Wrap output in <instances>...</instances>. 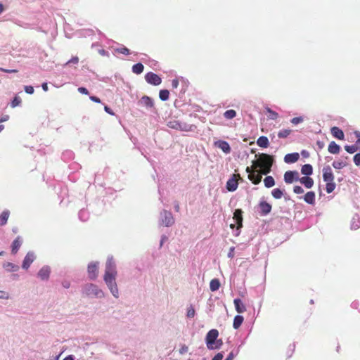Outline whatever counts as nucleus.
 Segmentation results:
<instances>
[{"label":"nucleus","mask_w":360,"mask_h":360,"mask_svg":"<svg viewBox=\"0 0 360 360\" xmlns=\"http://www.w3.org/2000/svg\"><path fill=\"white\" fill-rule=\"evenodd\" d=\"M323 180L326 183V191L327 193H331L333 192L336 187V184L334 182V174L332 169L329 165H326L323 168Z\"/></svg>","instance_id":"nucleus-1"},{"label":"nucleus","mask_w":360,"mask_h":360,"mask_svg":"<svg viewBox=\"0 0 360 360\" xmlns=\"http://www.w3.org/2000/svg\"><path fill=\"white\" fill-rule=\"evenodd\" d=\"M117 272L108 273L105 272L103 280L110 290L112 295L115 297H119V290L116 283Z\"/></svg>","instance_id":"nucleus-2"},{"label":"nucleus","mask_w":360,"mask_h":360,"mask_svg":"<svg viewBox=\"0 0 360 360\" xmlns=\"http://www.w3.org/2000/svg\"><path fill=\"white\" fill-rule=\"evenodd\" d=\"M82 292L89 297L103 298L105 297L103 291L94 283L84 285L82 288Z\"/></svg>","instance_id":"nucleus-3"},{"label":"nucleus","mask_w":360,"mask_h":360,"mask_svg":"<svg viewBox=\"0 0 360 360\" xmlns=\"http://www.w3.org/2000/svg\"><path fill=\"white\" fill-rule=\"evenodd\" d=\"M275 160L272 155L269 154L262 153V159L261 160V169L264 175L271 172L272 166Z\"/></svg>","instance_id":"nucleus-4"},{"label":"nucleus","mask_w":360,"mask_h":360,"mask_svg":"<svg viewBox=\"0 0 360 360\" xmlns=\"http://www.w3.org/2000/svg\"><path fill=\"white\" fill-rule=\"evenodd\" d=\"M169 128L180 130L183 131H191L193 128L196 127L193 124H188L185 122H181L179 120H172L167 122V124Z\"/></svg>","instance_id":"nucleus-5"},{"label":"nucleus","mask_w":360,"mask_h":360,"mask_svg":"<svg viewBox=\"0 0 360 360\" xmlns=\"http://www.w3.org/2000/svg\"><path fill=\"white\" fill-rule=\"evenodd\" d=\"M219 331L217 329H211L210 330L205 338V342L206 344L207 348L209 350H211L213 345L215 343V341L217 340V338L219 337Z\"/></svg>","instance_id":"nucleus-6"},{"label":"nucleus","mask_w":360,"mask_h":360,"mask_svg":"<svg viewBox=\"0 0 360 360\" xmlns=\"http://www.w3.org/2000/svg\"><path fill=\"white\" fill-rule=\"evenodd\" d=\"M160 224L166 227L172 226L174 223V219L170 211L164 210L160 212Z\"/></svg>","instance_id":"nucleus-7"},{"label":"nucleus","mask_w":360,"mask_h":360,"mask_svg":"<svg viewBox=\"0 0 360 360\" xmlns=\"http://www.w3.org/2000/svg\"><path fill=\"white\" fill-rule=\"evenodd\" d=\"M139 106L145 107L147 110L154 112L155 110L154 100L148 96H143L137 102Z\"/></svg>","instance_id":"nucleus-8"},{"label":"nucleus","mask_w":360,"mask_h":360,"mask_svg":"<svg viewBox=\"0 0 360 360\" xmlns=\"http://www.w3.org/2000/svg\"><path fill=\"white\" fill-rule=\"evenodd\" d=\"M144 77L146 82L153 86H158L162 83L161 77L153 72H147Z\"/></svg>","instance_id":"nucleus-9"},{"label":"nucleus","mask_w":360,"mask_h":360,"mask_svg":"<svg viewBox=\"0 0 360 360\" xmlns=\"http://www.w3.org/2000/svg\"><path fill=\"white\" fill-rule=\"evenodd\" d=\"M272 210V206L270 203L264 200L259 201L258 204V212L260 216L265 217L268 215Z\"/></svg>","instance_id":"nucleus-10"},{"label":"nucleus","mask_w":360,"mask_h":360,"mask_svg":"<svg viewBox=\"0 0 360 360\" xmlns=\"http://www.w3.org/2000/svg\"><path fill=\"white\" fill-rule=\"evenodd\" d=\"M283 179L284 181L288 184H292L295 181H299V172L296 170H288L285 172Z\"/></svg>","instance_id":"nucleus-11"},{"label":"nucleus","mask_w":360,"mask_h":360,"mask_svg":"<svg viewBox=\"0 0 360 360\" xmlns=\"http://www.w3.org/2000/svg\"><path fill=\"white\" fill-rule=\"evenodd\" d=\"M98 262H91L88 264L87 266V272L88 277L90 280L94 281L98 277Z\"/></svg>","instance_id":"nucleus-12"},{"label":"nucleus","mask_w":360,"mask_h":360,"mask_svg":"<svg viewBox=\"0 0 360 360\" xmlns=\"http://www.w3.org/2000/svg\"><path fill=\"white\" fill-rule=\"evenodd\" d=\"M51 273V267L48 265H44L37 272V277L42 281H47L50 278Z\"/></svg>","instance_id":"nucleus-13"},{"label":"nucleus","mask_w":360,"mask_h":360,"mask_svg":"<svg viewBox=\"0 0 360 360\" xmlns=\"http://www.w3.org/2000/svg\"><path fill=\"white\" fill-rule=\"evenodd\" d=\"M88 207L91 210L92 212H94L95 214H100L104 207V203L103 200H101L100 199L95 200L94 202L89 203L88 205Z\"/></svg>","instance_id":"nucleus-14"},{"label":"nucleus","mask_w":360,"mask_h":360,"mask_svg":"<svg viewBox=\"0 0 360 360\" xmlns=\"http://www.w3.org/2000/svg\"><path fill=\"white\" fill-rule=\"evenodd\" d=\"M36 255L33 251H29L26 255L25 256L22 262V268L23 269H28L32 262L35 260Z\"/></svg>","instance_id":"nucleus-15"},{"label":"nucleus","mask_w":360,"mask_h":360,"mask_svg":"<svg viewBox=\"0 0 360 360\" xmlns=\"http://www.w3.org/2000/svg\"><path fill=\"white\" fill-rule=\"evenodd\" d=\"M214 145L215 147L221 149L225 154H229L231 151L230 144L224 140H217L214 141Z\"/></svg>","instance_id":"nucleus-16"},{"label":"nucleus","mask_w":360,"mask_h":360,"mask_svg":"<svg viewBox=\"0 0 360 360\" xmlns=\"http://www.w3.org/2000/svg\"><path fill=\"white\" fill-rule=\"evenodd\" d=\"M298 198L303 199L305 202L311 205H314L316 202V193L312 191H308L304 195Z\"/></svg>","instance_id":"nucleus-17"},{"label":"nucleus","mask_w":360,"mask_h":360,"mask_svg":"<svg viewBox=\"0 0 360 360\" xmlns=\"http://www.w3.org/2000/svg\"><path fill=\"white\" fill-rule=\"evenodd\" d=\"M23 240L20 236H18L11 245V253L15 255L22 244Z\"/></svg>","instance_id":"nucleus-18"},{"label":"nucleus","mask_w":360,"mask_h":360,"mask_svg":"<svg viewBox=\"0 0 360 360\" xmlns=\"http://www.w3.org/2000/svg\"><path fill=\"white\" fill-rule=\"evenodd\" d=\"M300 158V154L297 152L288 153L284 157V162L287 164L296 162Z\"/></svg>","instance_id":"nucleus-19"},{"label":"nucleus","mask_w":360,"mask_h":360,"mask_svg":"<svg viewBox=\"0 0 360 360\" xmlns=\"http://www.w3.org/2000/svg\"><path fill=\"white\" fill-rule=\"evenodd\" d=\"M233 304L235 309L238 313L242 314L246 311V307L240 298H235L233 300Z\"/></svg>","instance_id":"nucleus-20"},{"label":"nucleus","mask_w":360,"mask_h":360,"mask_svg":"<svg viewBox=\"0 0 360 360\" xmlns=\"http://www.w3.org/2000/svg\"><path fill=\"white\" fill-rule=\"evenodd\" d=\"M330 133L333 137L338 140H344L345 139V134L342 129L339 128L338 127H333L330 129Z\"/></svg>","instance_id":"nucleus-21"},{"label":"nucleus","mask_w":360,"mask_h":360,"mask_svg":"<svg viewBox=\"0 0 360 360\" xmlns=\"http://www.w3.org/2000/svg\"><path fill=\"white\" fill-rule=\"evenodd\" d=\"M299 182L308 189L312 188L314 184V179L310 176L300 177Z\"/></svg>","instance_id":"nucleus-22"},{"label":"nucleus","mask_w":360,"mask_h":360,"mask_svg":"<svg viewBox=\"0 0 360 360\" xmlns=\"http://www.w3.org/2000/svg\"><path fill=\"white\" fill-rule=\"evenodd\" d=\"M238 184L233 176L228 179L226 184V188L230 191L233 192L237 190Z\"/></svg>","instance_id":"nucleus-23"},{"label":"nucleus","mask_w":360,"mask_h":360,"mask_svg":"<svg viewBox=\"0 0 360 360\" xmlns=\"http://www.w3.org/2000/svg\"><path fill=\"white\" fill-rule=\"evenodd\" d=\"M243 210L241 209H236L233 212V219L235 221V224L243 225Z\"/></svg>","instance_id":"nucleus-24"},{"label":"nucleus","mask_w":360,"mask_h":360,"mask_svg":"<svg viewBox=\"0 0 360 360\" xmlns=\"http://www.w3.org/2000/svg\"><path fill=\"white\" fill-rule=\"evenodd\" d=\"M105 272L112 273L117 272L115 270V264L112 257H108L106 264Z\"/></svg>","instance_id":"nucleus-25"},{"label":"nucleus","mask_w":360,"mask_h":360,"mask_svg":"<svg viewBox=\"0 0 360 360\" xmlns=\"http://www.w3.org/2000/svg\"><path fill=\"white\" fill-rule=\"evenodd\" d=\"M3 268L8 272H16L20 269L18 265L9 262H4Z\"/></svg>","instance_id":"nucleus-26"},{"label":"nucleus","mask_w":360,"mask_h":360,"mask_svg":"<svg viewBox=\"0 0 360 360\" xmlns=\"http://www.w3.org/2000/svg\"><path fill=\"white\" fill-rule=\"evenodd\" d=\"M341 148L340 145L336 143L335 141H331L328 147V150L330 154L336 155L340 152Z\"/></svg>","instance_id":"nucleus-27"},{"label":"nucleus","mask_w":360,"mask_h":360,"mask_svg":"<svg viewBox=\"0 0 360 360\" xmlns=\"http://www.w3.org/2000/svg\"><path fill=\"white\" fill-rule=\"evenodd\" d=\"M301 174L304 176H311L313 174V167L311 164H305L302 166Z\"/></svg>","instance_id":"nucleus-28"},{"label":"nucleus","mask_w":360,"mask_h":360,"mask_svg":"<svg viewBox=\"0 0 360 360\" xmlns=\"http://www.w3.org/2000/svg\"><path fill=\"white\" fill-rule=\"evenodd\" d=\"M214 300L210 297L207 302L206 312L210 317H212V313L214 311Z\"/></svg>","instance_id":"nucleus-29"},{"label":"nucleus","mask_w":360,"mask_h":360,"mask_svg":"<svg viewBox=\"0 0 360 360\" xmlns=\"http://www.w3.org/2000/svg\"><path fill=\"white\" fill-rule=\"evenodd\" d=\"M89 212L88 210L82 208L78 212V217L81 221L85 222L89 219Z\"/></svg>","instance_id":"nucleus-30"},{"label":"nucleus","mask_w":360,"mask_h":360,"mask_svg":"<svg viewBox=\"0 0 360 360\" xmlns=\"http://www.w3.org/2000/svg\"><path fill=\"white\" fill-rule=\"evenodd\" d=\"M257 144L261 148H266L269 146V141L266 136H261L257 139Z\"/></svg>","instance_id":"nucleus-31"},{"label":"nucleus","mask_w":360,"mask_h":360,"mask_svg":"<svg viewBox=\"0 0 360 360\" xmlns=\"http://www.w3.org/2000/svg\"><path fill=\"white\" fill-rule=\"evenodd\" d=\"M244 321V317L242 315L238 314L235 316L233 322V328L236 330L238 329Z\"/></svg>","instance_id":"nucleus-32"},{"label":"nucleus","mask_w":360,"mask_h":360,"mask_svg":"<svg viewBox=\"0 0 360 360\" xmlns=\"http://www.w3.org/2000/svg\"><path fill=\"white\" fill-rule=\"evenodd\" d=\"M94 33L93 29H82L77 31V34L82 37H87L94 35Z\"/></svg>","instance_id":"nucleus-33"},{"label":"nucleus","mask_w":360,"mask_h":360,"mask_svg":"<svg viewBox=\"0 0 360 360\" xmlns=\"http://www.w3.org/2000/svg\"><path fill=\"white\" fill-rule=\"evenodd\" d=\"M10 215V211L8 210H4L0 214V226H5L7 222Z\"/></svg>","instance_id":"nucleus-34"},{"label":"nucleus","mask_w":360,"mask_h":360,"mask_svg":"<svg viewBox=\"0 0 360 360\" xmlns=\"http://www.w3.org/2000/svg\"><path fill=\"white\" fill-rule=\"evenodd\" d=\"M360 228V218L359 215L355 214L351 221L350 229L352 230H357Z\"/></svg>","instance_id":"nucleus-35"},{"label":"nucleus","mask_w":360,"mask_h":360,"mask_svg":"<svg viewBox=\"0 0 360 360\" xmlns=\"http://www.w3.org/2000/svg\"><path fill=\"white\" fill-rule=\"evenodd\" d=\"M221 286L220 281L218 278H213L210 283V289L212 292H215L219 289Z\"/></svg>","instance_id":"nucleus-36"},{"label":"nucleus","mask_w":360,"mask_h":360,"mask_svg":"<svg viewBox=\"0 0 360 360\" xmlns=\"http://www.w3.org/2000/svg\"><path fill=\"white\" fill-rule=\"evenodd\" d=\"M75 158V153L70 150H66L62 153L61 158L63 161L67 162L73 160Z\"/></svg>","instance_id":"nucleus-37"},{"label":"nucleus","mask_w":360,"mask_h":360,"mask_svg":"<svg viewBox=\"0 0 360 360\" xmlns=\"http://www.w3.org/2000/svg\"><path fill=\"white\" fill-rule=\"evenodd\" d=\"M144 66L141 63H137L133 65L131 68L132 72L136 75H140L143 72Z\"/></svg>","instance_id":"nucleus-38"},{"label":"nucleus","mask_w":360,"mask_h":360,"mask_svg":"<svg viewBox=\"0 0 360 360\" xmlns=\"http://www.w3.org/2000/svg\"><path fill=\"white\" fill-rule=\"evenodd\" d=\"M284 192H285L284 189H281L280 188H274L271 193V195L273 196V198L278 200V199H281L283 197Z\"/></svg>","instance_id":"nucleus-39"},{"label":"nucleus","mask_w":360,"mask_h":360,"mask_svg":"<svg viewBox=\"0 0 360 360\" xmlns=\"http://www.w3.org/2000/svg\"><path fill=\"white\" fill-rule=\"evenodd\" d=\"M275 184V180L271 176H266L264 179V186L267 188L273 187Z\"/></svg>","instance_id":"nucleus-40"},{"label":"nucleus","mask_w":360,"mask_h":360,"mask_svg":"<svg viewBox=\"0 0 360 360\" xmlns=\"http://www.w3.org/2000/svg\"><path fill=\"white\" fill-rule=\"evenodd\" d=\"M169 91L167 89H160L159 91V98L162 101H167L169 98Z\"/></svg>","instance_id":"nucleus-41"},{"label":"nucleus","mask_w":360,"mask_h":360,"mask_svg":"<svg viewBox=\"0 0 360 360\" xmlns=\"http://www.w3.org/2000/svg\"><path fill=\"white\" fill-rule=\"evenodd\" d=\"M344 148L345 150L349 154H353L357 150H360L359 147L357 146L356 143L353 145H345Z\"/></svg>","instance_id":"nucleus-42"},{"label":"nucleus","mask_w":360,"mask_h":360,"mask_svg":"<svg viewBox=\"0 0 360 360\" xmlns=\"http://www.w3.org/2000/svg\"><path fill=\"white\" fill-rule=\"evenodd\" d=\"M243 225L231 224L230 228L233 230V234L235 236H238L240 234V230Z\"/></svg>","instance_id":"nucleus-43"},{"label":"nucleus","mask_w":360,"mask_h":360,"mask_svg":"<svg viewBox=\"0 0 360 360\" xmlns=\"http://www.w3.org/2000/svg\"><path fill=\"white\" fill-rule=\"evenodd\" d=\"M236 111L235 110H227L224 113V117L227 120L233 119L236 116Z\"/></svg>","instance_id":"nucleus-44"},{"label":"nucleus","mask_w":360,"mask_h":360,"mask_svg":"<svg viewBox=\"0 0 360 360\" xmlns=\"http://www.w3.org/2000/svg\"><path fill=\"white\" fill-rule=\"evenodd\" d=\"M115 51L117 53H119L126 55V56H128L131 53L130 50L124 45H121L120 47L116 48L115 49Z\"/></svg>","instance_id":"nucleus-45"},{"label":"nucleus","mask_w":360,"mask_h":360,"mask_svg":"<svg viewBox=\"0 0 360 360\" xmlns=\"http://www.w3.org/2000/svg\"><path fill=\"white\" fill-rule=\"evenodd\" d=\"M240 346L241 345H239L236 349H233L229 354L228 356H226V358L225 359V360H233V358L235 356H236L239 352H240Z\"/></svg>","instance_id":"nucleus-46"},{"label":"nucleus","mask_w":360,"mask_h":360,"mask_svg":"<svg viewBox=\"0 0 360 360\" xmlns=\"http://www.w3.org/2000/svg\"><path fill=\"white\" fill-rule=\"evenodd\" d=\"M291 130L289 129H283L278 132V137L280 139L287 138L291 133Z\"/></svg>","instance_id":"nucleus-47"},{"label":"nucleus","mask_w":360,"mask_h":360,"mask_svg":"<svg viewBox=\"0 0 360 360\" xmlns=\"http://www.w3.org/2000/svg\"><path fill=\"white\" fill-rule=\"evenodd\" d=\"M21 102H22V100H21L20 97L18 95H15L11 101V106L12 108H15L17 106L20 105Z\"/></svg>","instance_id":"nucleus-48"},{"label":"nucleus","mask_w":360,"mask_h":360,"mask_svg":"<svg viewBox=\"0 0 360 360\" xmlns=\"http://www.w3.org/2000/svg\"><path fill=\"white\" fill-rule=\"evenodd\" d=\"M347 162L343 161H334L332 166L336 169H341L347 166Z\"/></svg>","instance_id":"nucleus-49"},{"label":"nucleus","mask_w":360,"mask_h":360,"mask_svg":"<svg viewBox=\"0 0 360 360\" xmlns=\"http://www.w3.org/2000/svg\"><path fill=\"white\" fill-rule=\"evenodd\" d=\"M195 315V311L192 304L187 308L186 316L189 319L193 318Z\"/></svg>","instance_id":"nucleus-50"},{"label":"nucleus","mask_w":360,"mask_h":360,"mask_svg":"<svg viewBox=\"0 0 360 360\" xmlns=\"http://www.w3.org/2000/svg\"><path fill=\"white\" fill-rule=\"evenodd\" d=\"M223 345V341L221 339L217 338V340L215 341L214 345H213L211 350H217L221 349V346Z\"/></svg>","instance_id":"nucleus-51"},{"label":"nucleus","mask_w":360,"mask_h":360,"mask_svg":"<svg viewBox=\"0 0 360 360\" xmlns=\"http://www.w3.org/2000/svg\"><path fill=\"white\" fill-rule=\"evenodd\" d=\"M266 112L268 113H269L270 118L271 120H276L278 118V114L276 112L274 111L273 110H271L269 108H266Z\"/></svg>","instance_id":"nucleus-52"},{"label":"nucleus","mask_w":360,"mask_h":360,"mask_svg":"<svg viewBox=\"0 0 360 360\" xmlns=\"http://www.w3.org/2000/svg\"><path fill=\"white\" fill-rule=\"evenodd\" d=\"M295 344L289 345L288 349L287 352H286L288 358H290L292 356V354H293V352L295 351Z\"/></svg>","instance_id":"nucleus-53"},{"label":"nucleus","mask_w":360,"mask_h":360,"mask_svg":"<svg viewBox=\"0 0 360 360\" xmlns=\"http://www.w3.org/2000/svg\"><path fill=\"white\" fill-rule=\"evenodd\" d=\"M303 120H304L303 117L299 116V117H293L292 119H291L290 122L293 124L297 125V124L302 122Z\"/></svg>","instance_id":"nucleus-54"},{"label":"nucleus","mask_w":360,"mask_h":360,"mask_svg":"<svg viewBox=\"0 0 360 360\" xmlns=\"http://www.w3.org/2000/svg\"><path fill=\"white\" fill-rule=\"evenodd\" d=\"M353 162L356 166L360 167V153H357L354 155Z\"/></svg>","instance_id":"nucleus-55"},{"label":"nucleus","mask_w":360,"mask_h":360,"mask_svg":"<svg viewBox=\"0 0 360 360\" xmlns=\"http://www.w3.org/2000/svg\"><path fill=\"white\" fill-rule=\"evenodd\" d=\"M24 90L27 94H33L34 92V89L31 85H25L24 86Z\"/></svg>","instance_id":"nucleus-56"},{"label":"nucleus","mask_w":360,"mask_h":360,"mask_svg":"<svg viewBox=\"0 0 360 360\" xmlns=\"http://www.w3.org/2000/svg\"><path fill=\"white\" fill-rule=\"evenodd\" d=\"M79 63V58L77 56H73L71 59L68 60L65 65H69L70 64H77Z\"/></svg>","instance_id":"nucleus-57"},{"label":"nucleus","mask_w":360,"mask_h":360,"mask_svg":"<svg viewBox=\"0 0 360 360\" xmlns=\"http://www.w3.org/2000/svg\"><path fill=\"white\" fill-rule=\"evenodd\" d=\"M69 168L70 169H72L74 171H77L79 169L81 168V166L79 164H78L77 162H72L70 165H69Z\"/></svg>","instance_id":"nucleus-58"},{"label":"nucleus","mask_w":360,"mask_h":360,"mask_svg":"<svg viewBox=\"0 0 360 360\" xmlns=\"http://www.w3.org/2000/svg\"><path fill=\"white\" fill-rule=\"evenodd\" d=\"M293 192L296 194H302L304 193V189L301 186H295L293 187Z\"/></svg>","instance_id":"nucleus-59"},{"label":"nucleus","mask_w":360,"mask_h":360,"mask_svg":"<svg viewBox=\"0 0 360 360\" xmlns=\"http://www.w3.org/2000/svg\"><path fill=\"white\" fill-rule=\"evenodd\" d=\"M224 358V352H218L216 354L212 360H222Z\"/></svg>","instance_id":"nucleus-60"},{"label":"nucleus","mask_w":360,"mask_h":360,"mask_svg":"<svg viewBox=\"0 0 360 360\" xmlns=\"http://www.w3.org/2000/svg\"><path fill=\"white\" fill-rule=\"evenodd\" d=\"M77 90L82 94H84V95L89 94V90L84 86H79Z\"/></svg>","instance_id":"nucleus-61"},{"label":"nucleus","mask_w":360,"mask_h":360,"mask_svg":"<svg viewBox=\"0 0 360 360\" xmlns=\"http://www.w3.org/2000/svg\"><path fill=\"white\" fill-rule=\"evenodd\" d=\"M188 350V346H186V345H182L181 348L179 349V354H184L185 353H186Z\"/></svg>","instance_id":"nucleus-62"},{"label":"nucleus","mask_w":360,"mask_h":360,"mask_svg":"<svg viewBox=\"0 0 360 360\" xmlns=\"http://www.w3.org/2000/svg\"><path fill=\"white\" fill-rule=\"evenodd\" d=\"M104 110L106 113H108L110 115H115V112H113V110L108 105H104Z\"/></svg>","instance_id":"nucleus-63"},{"label":"nucleus","mask_w":360,"mask_h":360,"mask_svg":"<svg viewBox=\"0 0 360 360\" xmlns=\"http://www.w3.org/2000/svg\"><path fill=\"white\" fill-rule=\"evenodd\" d=\"M89 99L94 103H101V99L96 96L91 95L89 96Z\"/></svg>","instance_id":"nucleus-64"}]
</instances>
